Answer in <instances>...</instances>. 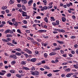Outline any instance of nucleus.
<instances>
[{"label": "nucleus", "mask_w": 78, "mask_h": 78, "mask_svg": "<svg viewBox=\"0 0 78 78\" xmlns=\"http://www.w3.org/2000/svg\"><path fill=\"white\" fill-rule=\"evenodd\" d=\"M31 74L33 75H38L39 74V72L38 71H35L31 72Z\"/></svg>", "instance_id": "f257e3e1"}, {"label": "nucleus", "mask_w": 78, "mask_h": 78, "mask_svg": "<svg viewBox=\"0 0 78 78\" xmlns=\"http://www.w3.org/2000/svg\"><path fill=\"white\" fill-rule=\"evenodd\" d=\"M16 55L14 54H12L10 55V58H15V59H17V58L16 57Z\"/></svg>", "instance_id": "f03ea898"}, {"label": "nucleus", "mask_w": 78, "mask_h": 78, "mask_svg": "<svg viewBox=\"0 0 78 78\" xmlns=\"http://www.w3.org/2000/svg\"><path fill=\"white\" fill-rule=\"evenodd\" d=\"M48 9V7L46 6L43 7L41 9V11H43L44 10H46Z\"/></svg>", "instance_id": "7ed1b4c3"}, {"label": "nucleus", "mask_w": 78, "mask_h": 78, "mask_svg": "<svg viewBox=\"0 0 78 78\" xmlns=\"http://www.w3.org/2000/svg\"><path fill=\"white\" fill-rule=\"evenodd\" d=\"M13 26H15L16 27H17L18 26V23H17V22H13Z\"/></svg>", "instance_id": "20e7f679"}, {"label": "nucleus", "mask_w": 78, "mask_h": 78, "mask_svg": "<svg viewBox=\"0 0 78 78\" xmlns=\"http://www.w3.org/2000/svg\"><path fill=\"white\" fill-rule=\"evenodd\" d=\"M21 2H22L23 3V4H26L27 3V1L26 0H21Z\"/></svg>", "instance_id": "39448f33"}, {"label": "nucleus", "mask_w": 78, "mask_h": 78, "mask_svg": "<svg viewBox=\"0 0 78 78\" xmlns=\"http://www.w3.org/2000/svg\"><path fill=\"white\" fill-rule=\"evenodd\" d=\"M56 55V53L55 52H51L49 54L50 56H53V55Z\"/></svg>", "instance_id": "423d86ee"}, {"label": "nucleus", "mask_w": 78, "mask_h": 78, "mask_svg": "<svg viewBox=\"0 0 78 78\" xmlns=\"http://www.w3.org/2000/svg\"><path fill=\"white\" fill-rule=\"evenodd\" d=\"M30 61L32 62H36V58H32L30 60Z\"/></svg>", "instance_id": "0eeeda50"}, {"label": "nucleus", "mask_w": 78, "mask_h": 78, "mask_svg": "<svg viewBox=\"0 0 78 78\" xmlns=\"http://www.w3.org/2000/svg\"><path fill=\"white\" fill-rule=\"evenodd\" d=\"M2 9L3 10H5V9H7V6H3L2 7Z\"/></svg>", "instance_id": "6e6552de"}, {"label": "nucleus", "mask_w": 78, "mask_h": 78, "mask_svg": "<svg viewBox=\"0 0 78 78\" xmlns=\"http://www.w3.org/2000/svg\"><path fill=\"white\" fill-rule=\"evenodd\" d=\"M23 69H24V70H30V69H29V68L27 67H25L24 66H23Z\"/></svg>", "instance_id": "1a4fd4ad"}, {"label": "nucleus", "mask_w": 78, "mask_h": 78, "mask_svg": "<svg viewBox=\"0 0 78 78\" xmlns=\"http://www.w3.org/2000/svg\"><path fill=\"white\" fill-rule=\"evenodd\" d=\"M14 3V0H11L9 1L10 4H13Z\"/></svg>", "instance_id": "9d476101"}, {"label": "nucleus", "mask_w": 78, "mask_h": 78, "mask_svg": "<svg viewBox=\"0 0 78 78\" xmlns=\"http://www.w3.org/2000/svg\"><path fill=\"white\" fill-rule=\"evenodd\" d=\"M33 0H30L28 2V5H31V3H33Z\"/></svg>", "instance_id": "9b49d317"}, {"label": "nucleus", "mask_w": 78, "mask_h": 78, "mask_svg": "<svg viewBox=\"0 0 78 78\" xmlns=\"http://www.w3.org/2000/svg\"><path fill=\"white\" fill-rule=\"evenodd\" d=\"M22 8L24 11H26V7L25 6V5H22Z\"/></svg>", "instance_id": "f8f14e48"}, {"label": "nucleus", "mask_w": 78, "mask_h": 78, "mask_svg": "<svg viewBox=\"0 0 78 78\" xmlns=\"http://www.w3.org/2000/svg\"><path fill=\"white\" fill-rule=\"evenodd\" d=\"M15 55L17 56H20L21 55V53L19 52H16L15 54Z\"/></svg>", "instance_id": "ddd939ff"}, {"label": "nucleus", "mask_w": 78, "mask_h": 78, "mask_svg": "<svg viewBox=\"0 0 78 78\" xmlns=\"http://www.w3.org/2000/svg\"><path fill=\"white\" fill-rule=\"evenodd\" d=\"M44 20L45 21L46 23H48V19L47 18V17H45L44 19Z\"/></svg>", "instance_id": "4468645a"}, {"label": "nucleus", "mask_w": 78, "mask_h": 78, "mask_svg": "<svg viewBox=\"0 0 78 78\" xmlns=\"http://www.w3.org/2000/svg\"><path fill=\"white\" fill-rule=\"evenodd\" d=\"M15 50L17 51H21V49L20 48H16Z\"/></svg>", "instance_id": "2eb2a0df"}, {"label": "nucleus", "mask_w": 78, "mask_h": 78, "mask_svg": "<svg viewBox=\"0 0 78 78\" xmlns=\"http://www.w3.org/2000/svg\"><path fill=\"white\" fill-rule=\"evenodd\" d=\"M62 22H64L66 21V18H65L64 17H62Z\"/></svg>", "instance_id": "dca6fc26"}, {"label": "nucleus", "mask_w": 78, "mask_h": 78, "mask_svg": "<svg viewBox=\"0 0 78 78\" xmlns=\"http://www.w3.org/2000/svg\"><path fill=\"white\" fill-rule=\"evenodd\" d=\"M7 42H9L10 41H11V39L10 38H8L6 39Z\"/></svg>", "instance_id": "f3484780"}, {"label": "nucleus", "mask_w": 78, "mask_h": 78, "mask_svg": "<svg viewBox=\"0 0 78 78\" xmlns=\"http://www.w3.org/2000/svg\"><path fill=\"white\" fill-rule=\"evenodd\" d=\"M57 42L59 43V44H63V43H64V42H63V41H57Z\"/></svg>", "instance_id": "a211bd4d"}, {"label": "nucleus", "mask_w": 78, "mask_h": 78, "mask_svg": "<svg viewBox=\"0 0 78 78\" xmlns=\"http://www.w3.org/2000/svg\"><path fill=\"white\" fill-rule=\"evenodd\" d=\"M7 44L8 45H10L11 46H13V44H11V43L8 42L7 43Z\"/></svg>", "instance_id": "6ab92c4d"}, {"label": "nucleus", "mask_w": 78, "mask_h": 78, "mask_svg": "<svg viewBox=\"0 0 78 78\" xmlns=\"http://www.w3.org/2000/svg\"><path fill=\"white\" fill-rule=\"evenodd\" d=\"M21 64H23V65H25L26 64V62L24 61H23L21 62Z\"/></svg>", "instance_id": "aec40b11"}, {"label": "nucleus", "mask_w": 78, "mask_h": 78, "mask_svg": "<svg viewBox=\"0 0 78 78\" xmlns=\"http://www.w3.org/2000/svg\"><path fill=\"white\" fill-rule=\"evenodd\" d=\"M9 29L5 31V34H6V33H9Z\"/></svg>", "instance_id": "412c9836"}, {"label": "nucleus", "mask_w": 78, "mask_h": 78, "mask_svg": "<svg viewBox=\"0 0 78 78\" xmlns=\"http://www.w3.org/2000/svg\"><path fill=\"white\" fill-rule=\"evenodd\" d=\"M44 67L46 69H50V67L47 66H45Z\"/></svg>", "instance_id": "4be33fe9"}, {"label": "nucleus", "mask_w": 78, "mask_h": 78, "mask_svg": "<svg viewBox=\"0 0 78 78\" xmlns=\"http://www.w3.org/2000/svg\"><path fill=\"white\" fill-rule=\"evenodd\" d=\"M59 24V21L58 20H57L56 21V25H58Z\"/></svg>", "instance_id": "5701e85b"}, {"label": "nucleus", "mask_w": 78, "mask_h": 78, "mask_svg": "<svg viewBox=\"0 0 78 78\" xmlns=\"http://www.w3.org/2000/svg\"><path fill=\"white\" fill-rule=\"evenodd\" d=\"M65 71L68 72H70V68H68L65 70Z\"/></svg>", "instance_id": "b1692460"}, {"label": "nucleus", "mask_w": 78, "mask_h": 78, "mask_svg": "<svg viewBox=\"0 0 78 78\" xmlns=\"http://www.w3.org/2000/svg\"><path fill=\"white\" fill-rule=\"evenodd\" d=\"M44 56L45 57V58H47L48 56V55L47 53H45L44 54Z\"/></svg>", "instance_id": "393cba45"}, {"label": "nucleus", "mask_w": 78, "mask_h": 78, "mask_svg": "<svg viewBox=\"0 0 78 78\" xmlns=\"http://www.w3.org/2000/svg\"><path fill=\"white\" fill-rule=\"evenodd\" d=\"M43 2H44L45 5H46V3H47V1H46V0H43Z\"/></svg>", "instance_id": "a878e982"}, {"label": "nucleus", "mask_w": 78, "mask_h": 78, "mask_svg": "<svg viewBox=\"0 0 78 78\" xmlns=\"http://www.w3.org/2000/svg\"><path fill=\"white\" fill-rule=\"evenodd\" d=\"M7 23H9V25H12L13 23H11V22H9V21H8L7 22Z\"/></svg>", "instance_id": "bb28decb"}, {"label": "nucleus", "mask_w": 78, "mask_h": 78, "mask_svg": "<svg viewBox=\"0 0 78 78\" xmlns=\"http://www.w3.org/2000/svg\"><path fill=\"white\" fill-rule=\"evenodd\" d=\"M2 41H3V42H7V41H6V39L3 38L2 39Z\"/></svg>", "instance_id": "cd10ccee"}, {"label": "nucleus", "mask_w": 78, "mask_h": 78, "mask_svg": "<svg viewBox=\"0 0 78 78\" xmlns=\"http://www.w3.org/2000/svg\"><path fill=\"white\" fill-rule=\"evenodd\" d=\"M66 77H70L71 76V74H68L66 76Z\"/></svg>", "instance_id": "c85d7f7f"}, {"label": "nucleus", "mask_w": 78, "mask_h": 78, "mask_svg": "<svg viewBox=\"0 0 78 78\" xmlns=\"http://www.w3.org/2000/svg\"><path fill=\"white\" fill-rule=\"evenodd\" d=\"M7 76L8 77H9L11 76V74H10V73H8L7 74Z\"/></svg>", "instance_id": "c756f323"}, {"label": "nucleus", "mask_w": 78, "mask_h": 78, "mask_svg": "<svg viewBox=\"0 0 78 78\" xmlns=\"http://www.w3.org/2000/svg\"><path fill=\"white\" fill-rule=\"evenodd\" d=\"M23 23H24L25 24H26L27 23V21H26V20H24L23 21Z\"/></svg>", "instance_id": "7c9ffc66"}, {"label": "nucleus", "mask_w": 78, "mask_h": 78, "mask_svg": "<svg viewBox=\"0 0 78 78\" xmlns=\"http://www.w3.org/2000/svg\"><path fill=\"white\" fill-rule=\"evenodd\" d=\"M62 56H63V57H64L65 58L67 57V54H65L63 55Z\"/></svg>", "instance_id": "2f4dec72"}, {"label": "nucleus", "mask_w": 78, "mask_h": 78, "mask_svg": "<svg viewBox=\"0 0 78 78\" xmlns=\"http://www.w3.org/2000/svg\"><path fill=\"white\" fill-rule=\"evenodd\" d=\"M28 53H29V54H32V52L31 51H30L29 50H28V51H27Z\"/></svg>", "instance_id": "473e14b6"}, {"label": "nucleus", "mask_w": 78, "mask_h": 78, "mask_svg": "<svg viewBox=\"0 0 78 78\" xmlns=\"http://www.w3.org/2000/svg\"><path fill=\"white\" fill-rule=\"evenodd\" d=\"M51 75H52L51 73H49L47 75L48 76H49V77H50L51 76Z\"/></svg>", "instance_id": "72a5a7b5"}, {"label": "nucleus", "mask_w": 78, "mask_h": 78, "mask_svg": "<svg viewBox=\"0 0 78 78\" xmlns=\"http://www.w3.org/2000/svg\"><path fill=\"white\" fill-rule=\"evenodd\" d=\"M60 49H61V48H55V50H60Z\"/></svg>", "instance_id": "f704fd0d"}, {"label": "nucleus", "mask_w": 78, "mask_h": 78, "mask_svg": "<svg viewBox=\"0 0 78 78\" xmlns=\"http://www.w3.org/2000/svg\"><path fill=\"white\" fill-rule=\"evenodd\" d=\"M73 66L76 69H78V67L76 65H74Z\"/></svg>", "instance_id": "c9c22d12"}, {"label": "nucleus", "mask_w": 78, "mask_h": 78, "mask_svg": "<svg viewBox=\"0 0 78 78\" xmlns=\"http://www.w3.org/2000/svg\"><path fill=\"white\" fill-rule=\"evenodd\" d=\"M28 49L27 48H24V51H27V52H28Z\"/></svg>", "instance_id": "e433bc0d"}, {"label": "nucleus", "mask_w": 78, "mask_h": 78, "mask_svg": "<svg viewBox=\"0 0 78 78\" xmlns=\"http://www.w3.org/2000/svg\"><path fill=\"white\" fill-rule=\"evenodd\" d=\"M60 71V70H53V72H59Z\"/></svg>", "instance_id": "4c0bfd02"}, {"label": "nucleus", "mask_w": 78, "mask_h": 78, "mask_svg": "<svg viewBox=\"0 0 78 78\" xmlns=\"http://www.w3.org/2000/svg\"><path fill=\"white\" fill-rule=\"evenodd\" d=\"M16 76H17V77H18V78H19L20 77H21L22 76L21 75H19V74H16Z\"/></svg>", "instance_id": "58836bf2"}, {"label": "nucleus", "mask_w": 78, "mask_h": 78, "mask_svg": "<svg viewBox=\"0 0 78 78\" xmlns=\"http://www.w3.org/2000/svg\"><path fill=\"white\" fill-rule=\"evenodd\" d=\"M51 18L52 20H53V21H55V19H54V17H53L52 16Z\"/></svg>", "instance_id": "ea45409f"}, {"label": "nucleus", "mask_w": 78, "mask_h": 78, "mask_svg": "<svg viewBox=\"0 0 78 78\" xmlns=\"http://www.w3.org/2000/svg\"><path fill=\"white\" fill-rule=\"evenodd\" d=\"M16 64V61H13L12 62V64Z\"/></svg>", "instance_id": "a19ab883"}, {"label": "nucleus", "mask_w": 78, "mask_h": 78, "mask_svg": "<svg viewBox=\"0 0 78 78\" xmlns=\"http://www.w3.org/2000/svg\"><path fill=\"white\" fill-rule=\"evenodd\" d=\"M9 33H10V34H12V33H13V31L10 30H9Z\"/></svg>", "instance_id": "79ce46f5"}, {"label": "nucleus", "mask_w": 78, "mask_h": 78, "mask_svg": "<svg viewBox=\"0 0 78 78\" xmlns=\"http://www.w3.org/2000/svg\"><path fill=\"white\" fill-rule=\"evenodd\" d=\"M26 33H30V31L29 30H27L26 31Z\"/></svg>", "instance_id": "37998d69"}, {"label": "nucleus", "mask_w": 78, "mask_h": 78, "mask_svg": "<svg viewBox=\"0 0 78 78\" xmlns=\"http://www.w3.org/2000/svg\"><path fill=\"white\" fill-rule=\"evenodd\" d=\"M31 70H35V68L34 67H33L31 68Z\"/></svg>", "instance_id": "c03bdc74"}, {"label": "nucleus", "mask_w": 78, "mask_h": 78, "mask_svg": "<svg viewBox=\"0 0 78 78\" xmlns=\"http://www.w3.org/2000/svg\"><path fill=\"white\" fill-rule=\"evenodd\" d=\"M12 43L13 44H17V42L14 41V40L13 41V42H12Z\"/></svg>", "instance_id": "a18cd8bd"}, {"label": "nucleus", "mask_w": 78, "mask_h": 78, "mask_svg": "<svg viewBox=\"0 0 78 78\" xmlns=\"http://www.w3.org/2000/svg\"><path fill=\"white\" fill-rule=\"evenodd\" d=\"M52 24L53 25H54V26H55V25H56V23L55 22L52 23Z\"/></svg>", "instance_id": "49530a36"}, {"label": "nucleus", "mask_w": 78, "mask_h": 78, "mask_svg": "<svg viewBox=\"0 0 78 78\" xmlns=\"http://www.w3.org/2000/svg\"><path fill=\"white\" fill-rule=\"evenodd\" d=\"M15 20H16V19L15 18H14V19H12V22H16L15 21Z\"/></svg>", "instance_id": "de8ad7c7"}, {"label": "nucleus", "mask_w": 78, "mask_h": 78, "mask_svg": "<svg viewBox=\"0 0 78 78\" xmlns=\"http://www.w3.org/2000/svg\"><path fill=\"white\" fill-rule=\"evenodd\" d=\"M19 72L20 73H23V71H22V70H21L19 71Z\"/></svg>", "instance_id": "09e8293b"}, {"label": "nucleus", "mask_w": 78, "mask_h": 78, "mask_svg": "<svg viewBox=\"0 0 78 78\" xmlns=\"http://www.w3.org/2000/svg\"><path fill=\"white\" fill-rule=\"evenodd\" d=\"M5 73H2L1 72H0V75H4L5 74Z\"/></svg>", "instance_id": "8fccbe9b"}, {"label": "nucleus", "mask_w": 78, "mask_h": 78, "mask_svg": "<svg viewBox=\"0 0 78 78\" xmlns=\"http://www.w3.org/2000/svg\"><path fill=\"white\" fill-rule=\"evenodd\" d=\"M24 55L26 57L28 58V55L27 54H25Z\"/></svg>", "instance_id": "3c124183"}, {"label": "nucleus", "mask_w": 78, "mask_h": 78, "mask_svg": "<svg viewBox=\"0 0 78 78\" xmlns=\"http://www.w3.org/2000/svg\"><path fill=\"white\" fill-rule=\"evenodd\" d=\"M5 11L7 13H9V10H6Z\"/></svg>", "instance_id": "603ef678"}, {"label": "nucleus", "mask_w": 78, "mask_h": 78, "mask_svg": "<svg viewBox=\"0 0 78 78\" xmlns=\"http://www.w3.org/2000/svg\"><path fill=\"white\" fill-rule=\"evenodd\" d=\"M10 72L12 73H14V71L13 70H11Z\"/></svg>", "instance_id": "864d4df0"}, {"label": "nucleus", "mask_w": 78, "mask_h": 78, "mask_svg": "<svg viewBox=\"0 0 78 78\" xmlns=\"http://www.w3.org/2000/svg\"><path fill=\"white\" fill-rule=\"evenodd\" d=\"M66 5L68 7H70V4H66Z\"/></svg>", "instance_id": "5fc2aeb1"}, {"label": "nucleus", "mask_w": 78, "mask_h": 78, "mask_svg": "<svg viewBox=\"0 0 78 78\" xmlns=\"http://www.w3.org/2000/svg\"><path fill=\"white\" fill-rule=\"evenodd\" d=\"M21 5L19 4L17 5V6L19 8H20L21 7Z\"/></svg>", "instance_id": "6e6d98bb"}, {"label": "nucleus", "mask_w": 78, "mask_h": 78, "mask_svg": "<svg viewBox=\"0 0 78 78\" xmlns=\"http://www.w3.org/2000/svg\"><path fill=\"white\" fill-rule=\"evenodd\" d=\"M37 41L38 42H41V40L40 39H37Z\"/></svg>", "instance_id": "4d7b16f0"}, {"label": "nucleus", "mask_w": 78, "mask_h": 78, "mask_svg": "<svg viewBox=\"0 0 78 78\" xmlns=\"http://www.w3.org/2000/svg\"><path fill=\"white\" fill-rule=\"evenodd\" d=\"M53 45H54V46H55V47H56L57 44H56V43H54Z\"/></svg>", "instance_id": "13d9d810"}, {"label": "nucleus", "mask_w": 78, "mask_h": 78, "mask_svg": "<svg viewBox=\"0 0 78 78\" xmlns=\"http://www.w3.org/2000/svg\"><path fill=\"white\" fill-rule=\"evenodd\" d=\"M65 76H66V75L64 74H62V77H65Z\"/></svg>", "instance_id": "bf43d9fd"}, {"label": "nucleus", "mask_w": 78, "mask_h": 78, "mask_svg": "<svg viewBox=\"0 0 78 78\" xmlns=\"http://www.w3.org/2000/svg\"><path fill=\"white\" fill-rule=\"evenodd\" d=\"M22 16H23V17H26L27 16V15H25V14H22Z\"/></svg>", "instance_id": "052dcab7"}, {"label": "nucleus", "mask_w": 78, "mask_h": 78, "mask_svg": "<svg viewBox=\"0 0 78 78\" xmlns=\"http://www.w3.org/2000/svg\"><path fill=\"white\" fill-rule=\"evenodd\" d=\"M41 64H42V63H41V62H39L37 64V66H39V65H41Z\"/></svg>", "instance_id": "680f3d73"}, {"label": "nucleus", "mask_w": 78, "mask_h": 78, "mask_svg": "<svg viewBox=\"0 0 78 78\" xmlns=\"http://www.w3.org/2000/svg\"><path fill=\"white\" fill-rule=\"evenodd\" d=\"M41 17L40 16H38L36 17V19H41Z\"/></svg>", "instance_id": "e2e57ef3"}, {"label": "nucleus", "mask_w": 78, "mask_h": 78, "mask_svg": "<svg viewBox=\"0 0 78 78\" xmlns=\"http://www.w3.org/2000/svg\"><path fill=\"white\" fill-rule=\"evenodd\" d=\"M60 52L62 54H64V51H63L62 50H61Z\"/></svg>", "instance_id": "0e129e2a"}, {"label": "nucleus", "mask_w": 78, "mask_h": 78, "mask_svg": "<svg viewBox=\"0 0 78 78\" xmlns=\"http://www.w3.org/2000/svg\"><path fill=\"white\" fill-rule=\"evenodd\" d=\"M2 25H4V24H5V23H6L5 21H2Z\"/></svg>", "instance_id": "69168bd1"}, {"label": "nucleus", "mask_w": 78, "mask_h": 78, "mask_svg": "<svg viewBox=\"0 0 78 78\" xmlns=\"http://www.w3.org/2000/svg\"><path fill=\"white\" fill-rule=\"evenodd\" d=\"M32 44H36V42L35 41H33L32 42Z\"/></svg>", "instance_id": "338daca9"}, {"label": "nucleus", "mask_w": 78, "mask_h": 78, "mask_svg": "<svg viewBox=\"0 0 78 78\" xmlns=\"http://www.w3.org/2000/svg\"><path fill=\"white\" fill-rule=\"evenodd\" d=\"M1 13L2 14H5V11H2L1 12Z\"/></svg>", "instance_id": "774afa93"}]
</instances>
